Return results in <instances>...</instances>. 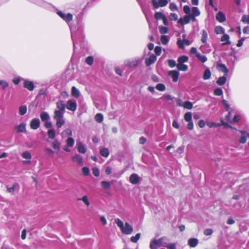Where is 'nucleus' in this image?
<instances>
[{"label": "nucleus", "instance_id": "f257e3e1", "mask_svg": "<svg viewBox=\"0 0 249 249\" xmlns=\"http://www.w3.org/2000/svg\"><path fill=\"white\" fill-rule=\"evenodd\" d=\"M56 107L59 110H54L53 118L56 121L57 127L60 128L65 123L63 115L65 112L66 106L62 101H58L56 103Z\"/></svg>", "mask_w": 249, "mask_h": 249}, {"label": "nucleus", "instance_id": "f03ea898", "mask_svg": "<svg viewBox=\"0 0 249 249\" xmlns=\"http://www.w3.org/2000/svg\"><path fill=\"white\" fill-rule=\"evenodd\" d=\"M115 222L123 233L128 235L132 232L133 227L128 222H125L124 225L123 222L119 218H116Z\"/></svg>", "mask_w": 249, "mask_h": 249}, {"label": "nucleus", "instance_id": "7ed1b4c3", "mask_svg": "<svg viewBox=\"0 0 249 249\" xmlns=\"http://www.w3.org/2000/svg\"><path fill=\"white\" fill-rule=\"evenodd\" d=\"M40 117L42 122H44V126L46 128H50L52 126V123L49 121L50 119L49 114L46 111L41 112Z\"/></svg>", "mask_w": 249, "mask_h": 249}, {"label": "nucleus", "instance_id": "20e7f679", "mask_svg": "<svg viewBox=\"0 0 249 249\" xmlns=\"http://www.w3.org/2000/svg\"><path fill=\"white\" fill-rule=\"evenodd\" d=\"M66 107L68 109L74 111L76 109L77 104L75 101L70 100L67 102Z\"/></svg>", "mask_w": 249, "mask_h": 249}, {"label": "nucleus", "instance_id": "39448f33", "mask_svg": "<svg viewBox=\"0 0 249 249\" xmlns=\"http://www.w3.org/2000/svg\"><path fill=\"white\" fill-rule=\"evenodd\" d=\"M168 3L167 0H159L158 2L156 0H152V4L155 8H158L160 7H164Z\"/></svg>", "mask_w": 249, "mask_h": 249}, {"label": "nucleus", "instance_id": "423d86ee", "mask_svg": "<svg viewBox=\"0 0 249 249\" xmlns=\"http://www.w3.org/2000/svg\"><path fill=\"white\" fill-rule=\"evenodd\" d=\"M40 123L39 119L34 118L32 119L30 124V127L34 130H36L39 127Z\"/></svg>", "mask_w": 249, "mask_h": 249}, {"label": "nucleus", "instance_id": "0eeeda50", "mask_svg": "<svg viewBox=\"0 0 249 249\" xmlns=\"http://www.w3.org/2000/svg\"><path fill=\"white\" fill-rule=\"evenodd\" d=\"M139 61L137 59H132L131 60L126 61L125 65L126 67L130 68H135L138 66Z\"/></svg>", "mask_w": 249, "mask_h": 249}, {"label": "nucleus", "instance_id": "6e6552de", "mask_svg": "<svg viewBox=\"0 0 249 249\" xmlns=\"http://www.w3.org/2000/svg\"><path fill=\"white\" fill-rule=\"evenodd\" d=\"M23 86L29 91H33L35 88L34 83L32 81L29 80H24L23 82Z\"/></svg>", "mask_w": 249, "mask_h": 249}, {"label": "nucleus", "instance_id": "1a4fd4ad", "mask_svg": "<svg viewBox=\"0 0 249 249\" xmlns=\"http://www.w3.org/2000/svg\"><path fill=\"white\" fill-rule=\"evenodd\" d=\"M216 68L219 71L224 72V75H228L229 70L225 64L218 63L216 65Z\"/></svg>", "mask_w": 249, "mask_h": 249}, {"label": "nucleus", "instance_id": "9d476101", "mask_svg": "<svg viewBox=\"0 0 249 249\" xmlns=\"http://www.w3.org/2000/svg\"><path fill=\"white\" fill-rule=\"evenodd\" d=\"M157 60V57L154 54H151L150 56L146 58L145 60V64L146 66L148 67L151 64L154 63Z\"/></svg>", "mask_w": 249, "mask_h": 249}, {"label": "nucleus", "instance_id": "9b49d317", "mask_svg": "<svg viewBox=\"0 0 249 249\" xmlns=\"http://www.w3.org/2000/svg\"><path fill=\"white\" fill-rule=\"evenodd\" d=\"M168 75L172 78V80L174 82L178 81L179 77V72L177 71H171L168 73Z\"/></svg>", "mask_w": 249, "mask_h": 249}, {"label": "nucleus", "instance_id": "f8f14e48", "mask_svg": "<svg viewBox=\"0 0 249 249\" xmlns=\"http://www.w3.org/2000/svg\"><path fill=\"white\" fill-rule=\"evenodd\" d=\"M221 41L222 45H230L231 42L230 41V36L228 34H224L221 37Z\"/></svg>", "mask_w": 249, "mask_h": 249}, {"label": "nucleus", "instance_id": "ddd939ff", "mask_svg": "<svg viewBox=\"0 0 249 249\" xmlns=\"http://www.w3.org/2000/svg\"><path fill=\"white\" fill-rule=\"evenodd\" d=\"M140 178L136 174H132L129 177V181L133 184H136L140 182Z\"/></svg>", "mask_w": 249, "mask_h": 249}, {"label": "nucleus", "instance_id": "4468645a", "mask_svg": "<svg viewBox=\"0 0 249 249\" xmlns=\"http://www.w3.org/2000/svg\"><path fill=\"white\" fill-rule=\"evenodd\" d=\"M72 160L73 162H77L81 165H82L83 164V157L79 154H76L73 157H72Z\"/></svg>", "mask_w": 249, "mask_h": 249}, {"label": "nucleus", "instance_id": "2eb2a0df", "mask_svg": "<svg viewBox=\"0 0 249 249\" xmlns=\"http://www.w3.org/2000/svg\"><path fill=\"white\" fill-rule=\"evenodd\" d=\"M216 19L219 22H223L226 21L225 15L222 12H218L216 15Z\"/></svg>", "mask_w": 249, "mask_h": 249}, {"label": "nucleus", "instance_id": "dca6fc26", "mask_svg": "<svg viewBox=\"0 0 249 249\" xmlns=\"http://www.w3.org/2000/svg\"><path fill=\"white\" fill-rule=\"evenodd\" d=\"M190 20V16L188 15L184 16L183 18H180L178 20V22L181 25H185L189 23Z\"/></svg>", "mask_w": 249, "mask_h": 249}, {"label": "nucleus", "instance_id": "f3484780", "mask_svg": "<svg viewBox=\"0 0 249 249\" xmlns=\"http://www.w3.org/2000/svg\"><path fill=\"white\" fill-rule=\"evenodd\" d=\"M51 145L53 149L59 151L60 148L61 143L57 139H55L52 142Z\"/></svg>", "mask_w": 249, "mask_h": 249}, {"label": "nucleus", "instance_id": "a211bd4d", "mask_svg": "<svg viewBox=\"0 0 249 249\" xmlns=\"http://www.w3.org/2000/svg\"><path fill=\"white\" fill-rule=\"evenodd\" d=\"M16 131L18 133L25 132L26 131V124H20L15 127Z\"/></svg>", "mask_w": 249, "mask_h": 249}, {"label": "nucleus", "instance_id": "6ab92c4d", "mask_svg": "<svg viewBox=\"0 0 249 249\" xmlns=\"http://www.w3.org/2000/svg\"><path fill=\"white\" fill-rule=\"evenodd\" d=\"M228 75H224L223 76L219 77L216 81V84L219 86L224 85L227 81V77Z\"/></svg>", "mask_w": 249, "mask_h": 249}, {"label": "nucleus", "instance_id": "aec40b11", "mask_svg": "<svg viewBox=\"0 0 249 249\" xmlns=\"http://www.w3.org/2000/svg\"><path fill=\"white\" fill-rule=\"evenodd\" d=\"M198 240L196 238H190L188 240V245L190 247L195 248L198 244Z\"/></svg>", "mask_w": 249, "mask_h": 249}, {"label": "nucleus", "instance_id": "412c9836", "mask_svg": "<svg viewBox=\"0 0 249 249\" xmlns=\"http://www.w3.org/2000/svg\"><path fill=\"white\" fill-rule=\"evenodd\" d=\"M160 246V245L157 242V239H153L151 241L150 244V249H158V248Z\"/></svg>", "mask_w": 249, "mask_h": 249}, {"label": "nucleus", "instance_id": "4be33fe9", "mask_svg": "<svg viewBox=\"0 0 249 249\" xmlns=\"http://www.w3.org/2000/svg\"><path fill=\"white\" fill-rule=\"evenodd\" d=\"M77 150L80 153L85 154L87 152V149L84 145L81 142L77 144Z\"/></svg>", "mask_w": 249, "mask_h": 249}, {"label": "nucleus", "instance_id": "5701e85b", "mask_svg": "<svg viewBox=\"0 0 249 249\" xmlns=\"http://www.w3.org/2000/svg\"><path fill=\"white\" fill-rule=\"evenodd\" d=\"M177 67L179 71H186L188 69V66L187 65L182 63H178L177 65Z\"/></svg>", "mask_w": 249, "mask_h": 249}, {"label": "nucleus", "instance_id": "b1692460", "mask_svg": "<svg viewBox=\"0 0 249 249\" xmlns=\"http://www.w3.org/2000/svg\"><path fill=\"white\" fill-rule=\"evenodd\" d=\"M71 95L75 98H78L80 96L78 89L74 86L71 88Z\"/></svg>", "mask_w": 249, "mask_h": 249}, {"label": "nucleus", "instance_id": "393cba45", "mask_svg": "<svg viewBox=\"0 0 249 249\" xmlns=\"http://www.w3.org/2000/svg\"><path fill=\"white\" fill-rule=\"evenodd\" d=\"M214 32L217 34H224L225 29L220 26H217L214 28Z\"/></svg>", "mask_w": 249, "mask_h": 249}, {"label": "nucleus", "instance_id": "a878e982", "mask_svg": "<svg viewBox=\"0 0 249 249\" xmlns=\"http://www.w3.org/2000/svg\"><path fill=\"white\" fill-rule=\"evenodd\" d=\"M47 135L49 139H53L55 137V132L53 129H49L47 131Z\"/></svg>", "mask_w": 249, "mask_h": 249}, {"label": "nucleus", "instance_id": "bb28decb", "mask_svg": "<svg viewBox=\"0 0 249 249\" xmlns=\"http://www.w3.org/2000/svg\"><path fill=\"white\" fill-rule=\"evenodd\" d=\"M188 57L186 55H181L179 57L178 59V63H182L183 64L185 62H186L188 60Z\"/></svg>", "mask_w": 249, "mask_h": 249}, {"label": "nucleus", "instance_id": "cd10ccee", "mask_svg": "<svg viewBox=\"0 0 249 249\" xmlns=\"http://www.w3.org/2000/svg\"><path fill=\"white\" fill-rule=\"evenodd\" d=\"M101 155L104 157H107L109 155V150L107 148H103L100 150Z\"/></svg>", "mask_w": 249, "mask_h": 249}, {"label": "nucleus", "instance_id": "c85d7f7f", "mask_svg": "<svg viewBox=\"0 0 249 249\" xmlns=\"http://www.w3.org/2000/svg\"><path fill=\"white\" fill-rule=\"evenodd\" d=\"M211 72L210 70L209 69H207L204 71V74L203 76V78L204 80H207V79H209L211 77Z\"/></svg>", "mask_w": 249, "mask_h": 249}, {"label": "nucleus", "instance_id": "c756f323", "mask_svg": "<svg viewBox=\"0 0 249 249\" xmlns=\"http://www.w3.org/2000/svg\"><path fill=\"white\" fill-rule=\"evenodd\" d=\"M184 120L186 122L192 121V114L191 112H187L184 114Z\"/></svg>", "mask_w": 249, "mask_h": 249}, {"label": "nucleus", "instance_id": "7c9ffc66", "mask_svg": "<svg viewBox=\"0 0 249 249\" xmlns=\"http://www.w3.org/2000/svg\"><path fill=\"white\" fill-rule=\"evenodd\" d=\"M196 57L202 63L205 62L207 60V57L204 55L200 54L199 53L196 54Z\"/></svg>", "mask_w": 249, "mask_h": 249}, {"label": "nucleus", "instance_id": "2f4dec72", "mask_svg": "<svg viewBox=\"0 0 249 249\" xmlns=\"http://www.w3.org/2000/svg\"><path fill=\"white\" fill-rule=\"evenodd\" d=\"M208 37V34L206 30H204L202 31V38H201V41L203 43L205 44L207 42Z\"/></svg>", "mask_w": 249, "mask_h": 249}, {"label": "nucleus", "instance_id": "473e14b6", "mask_svg": "<svg viewBox=\"0 0 249 249\" xmlns=\"http://www.w3.org/2000/svg\"><path fill=\"white\" fill-rule=\"evenodd\" d=\"M141 235V234L140 233H138L136 234L135 236H132L130 238L131 241L133 243H137L138 241V240L140 239Z\"/></svg>", "mask_w": 249, "mask_h": 249}, {"label": "nucleus", "instance_id": "72a5a7b5", "mask_svg": "<svg viewBox=\"0 0 249 249\" xmlns=\"http://www.w3.org/2000/svg\"><path fill=\"white\" fill-rule=\"evenodd\" d=\"M193 103L190 101H186L183 103V107L188 109H191L193 108Z\"/></svg>", "mask_w": 249, "mask_h": 249}, {"label": "nucleus", "instance_id": "f704fd0d", "mask_svg": "<svg viewBox=\"0 0 249 249\" xmlns=\"http://www.w3.org/2000/svg\"><path fill=\"white\" fill-rule=\"evenodd\" d=\"M27 110V108L26 106H21L19 108V114L20 115H24Z\"/></svg>", "mask_w": 249, "mask_h": 249}, {"label": "nucleus", "instance_id": "c9c22d12", "mask_svg": "<svg viewBox=\"0 0 249 249\" xmlns=\"http://www.w3.org/2000/svg\"><path fill=\"white\" fill-rule=\"evenodd\" d=\"M154 16L156 19L160 20L162 19L165 16L161 12H157Z\"/></svg>", "mask_w": 249, "mask_h": 249}, {"label": "nucleus", "instance_id": "e433bc0d", "mask_svg": "<svg viewBox=\"0 0 249 249\" xmlns=\"http://www.w3.org/2000/svg\"><path fill=\"white\" fill-rule=\"evenodd\" d=\"M207 125L210 128L212 127H216L221 126V124H217L213 122H209L206 123Z\"/></svg>", "mask_w": 249, "mask_h": 249}, {"label": "nucleus", "instance_id": "4c0bfd02", "mask_svg": "<svg viewBox=\"0 0 249 249\" xmlns=\"http://www.w3.org/2000/svg\"><path fill=\"white\" fill-rule=\"evenodd\" d=\"M103 115L101 113H97L95 116V119L98 123H102L103 121Z\"/></svg>", "mask_w": 249, "mask_h": 249}, {"label": "nucleus", "instance_id": "58836bf2", "mask_svg": "<svg viewBox=\"0 0 249 249\" xmlns=\"http://www.w3.org/2000/svg\"><path fill=\"white\" fill-rule=\"evenodd\" d=\"M18 186V184L17 183H15L14 184H13L12 187H7V191L9 193L13 194L14 192H15V191L16 187H17Z\"/></svg>", "mask_w": 249, "mask_h": 249}, {"label": "nucleus", "instance_id": "ea45409f", "mask_svg": "<svg viewBox=\"0 0 249 249\" xmlns=\"http://www.w3.org/2000/svg\"><path fill=\"white\" fill-rule=\"evenodd\" d=\"M68 147H72L74 144V140L72 138H68L66 141Z\"/></svg>", "mask_w": 249, "mask_h": 249}, {"label": "nucleus", "instance_id": "a19ab883", "mask_svg": "<svg viewBox=\"0 0 249 249\" xmlns=\"http://www.w3.org/2000/svg\"><path fill=\"white\" fill-rule=\"evenodd\" d=\"M162 246L164 247H166L167 248V249H176V244L175 243H172L170 245H168L166 243H164Z\"/></svg>", "mask_w": 249, "mask_h": 249}, {"label": "nucleus", "instance_id": "79ce46f5", "mask_svg": "<svg viewBox=\"0 0 249 249\" xmlns=\"http://www.w3.org/2000/svg\"><path fill=\"white\" fill-rule=\"evenodd\" d=\"M22 157L24 159L27 160H31L32 158V155L31 153L28 151H25L22 154Z\"/></svg>", "mask_w": 249, "mask_h": 249}, {"label": "nucleus", "instance_id": "37998d69", "mask_svg": "<svg viewBox=\"0 0 249 249\" xmlns=\"http://www.w3.org/2000/svg\"><path fill=\"white\" fill-rule=\"evenodd\" d=\"M160 40L163 45H166L169 39L167 36L163 35L161 36Z\"/></svg>", "mask_w": 249, "mask_h": 249}, {"label": "nucleus", "instance_id": "c03bdc74", "mask_svg": "<svg viewBox=\"0 0 249 249\" xmlns=\"http://www.w3.org/2000/svg\"><path fill=\"white\" fill-rule=\"evenodd\" d=\"M191 14L194 15V16L197 17L200 15V12L197 7H194L192 8V14Z\"/></svg>", "mask_w": 249, "mask_h": 249}, {"label": "nucleus", "instance_id": "a18cd8bd", "mask_svg": "<svg viewBox=\"0 0 249 249\" xmlns=\"http://www.w3.org/2000/svg\"><path fill=\"white\" fill-rule=\"evenodd\" d=\"M86 62L89 66H91L94 62V58L92 56H88L86 59Z\"/></svg>", "mask_w": 249, "mask_h": 249}, {"label": "nucleus", "instance_id": "49530a36", "mask_svg": "<svg viewBox=\"0 0 249 249\" xmlns=\"http://www.w3.org/2000/svg\"><path fill=\"white\" fill-rule=\"evenodd\" d=\"M156 89L159 91H164L165 89V86L164 84L161 83L158 84L156 86Z\"/></svg>", "mask_w": 249, "mask_h": 249}, {"label": "nucleus", "instance_id": "de8ad7c7", "mask_svg": "<svg viewBox=\"0 0 249 249\" xmlns=\"http://www.w3.org/2000/svg\"><path fill=\"white\" fill-rule=\"evenodd\" d=\"M101 185L104 189H109L110 187V183L107 181H102L101 182Z\"/></svg>", "mask_w": 249, "mask_h": 249}, {"label": "nucleus", "instance_id": "09e8293b", "mask_svg": "<svg viewBox=\"0 0 249 249\" xmlns=\"http://www.w3.org/2000/svg\"><path fill=\"white\" fill-rule=\"evenodd\" d=\"M160 32L161 34H164L168 33L169 32L168 28L164 26L159 27Z\"/></svg>", "mask_w": 249, "mask_h": 249}, {"label": "nucleus", "instance_id": "8fccbe9b", "mask_svg": "<svg viewBox=\"0 0 249 249\" xmlns=\"http://www.w3.org/2000/svg\"><path fill=\"white\" fill-rule=\"evenodd\" d=\"M82 172L83 174L85 176H88L89 175L90 171L88 167H84L82 168Z\"/></svg>", "mask_w": 249, "mask_h": 249}, {"label": "nucleus", "instance_id": "3c124183", "mask_svg": "<svg viewBox=\"0 0 249 249\" xmlns=\"http://www.w3.org/2000/svg\"><path fill=\"white\" fill-rule=\"evenodd\" d=\"M78 200H81L87 206H89L90 205V203L88 200L87 196H83L81 198H79Z\"/></svg>", "mask_w": 249, "mask_h": 249}, {"label": "nucleus", "instance_id": "603ef678", "mask_svg": "<svg viewBox=\"0 0 249 249\" xmlns=\"http://www.w3.org/2000/svg\"><path fill=\"white\" fill-rule=\"evenodd\" d=\"M73 19V16L71 13H68L66 15L65 18H64V20L67 22H69L72 21Z\"/></svg>", "mask_w": 249, "mask_h": 249}, {"label": "nucleus", "instance_id": "864d4df0", "mask_svg": "<svg viewBox=\"0 0 249 249\" xmlns=\"http://www.w3.org/2000/svg\"><path fill=\"white\" fill-rule=\"evenodd\" d=\"M168 64L170 68H174L177 65L176 61L172 59H169L168 60Z\"/></svg>", "mask_w": 249, "mask_h": 249}, {"label": "nucleus", "instance_id": "5fc2aeb1", "mask_svg": "<svg viewBox=\"0 0 249 249\" xmlns=\"http://www.w3.org/2000/svg\"><path fill=\"white\" fill-rule=\"evenodd\" d=\"M223 91L220 88H217L214 90V94L217 96L222 95Z\"/></svg>", "mask_w": 249, "mask_h": 249}, {"label": "nucleus", "instance_id": "6e6d98bb", "mask_svg": "<svg viewBox=\"0 0 249 249\" xmlns=\"http://www.w3.org/2000/svg\"><path fill=\"white\" fill-rule=\"evenodd\" d=\"M154 52L156 55H160L161 53V47L160 46H156Z\"/></svg>", "mask_w": 249, "mask_h": 249}, {"label": "nucleus", "instance_id": "4d7b16f0", "mask_svg": "<svg viewBox=\"0 0 249 249\" xmlns=\"http://www.w3.org/2000/svg\"><path fill=\"white\" fill-rule=\"evenodd\" d=\"M92 173L94 176L98 177L99 176L100 172L99 170L97 167H94L92 168Z\"/></svg>", "mask_w": 249, "mask_h": 249}, {"label": "nucleus", "instance_id": "13d9d810", "mask_svg": "<svg viewBox=\"0 0 249 249\" xmlns=\"http://www.w3.org/2000/svg\"><path fill=\"white\" fill-rule=\"evenodd\" d=\"M241 21L244 23L249 24V16L243 15Z\"/></svg>", "mask_w": 249, "mask_h": 249}, {"label": "nucleus", "instance_id": "bf43d9fd", "mask_svg": "<svg viewBox=\"0 0 249 249\" xmlns=\"http://www.w3.org/2000/svg\"><path fill=\"white\" fill-rule=\"evenodd\" d=\"M178 15L176 13H171L169 15V18L171 20L176 21L178 19Z\"/></svg>", "mask_w": 249, "mask_h": 249}, {"label": "nucleus", "instance_id": "052dcab7", "mask_svg": "<svg viewBox=\"0 0 249 249\" xmlns=\"http://www.w3.org/2000/svg\"><path fill=\"white\" fill-rule=\"evenodd\" d=\"M169 8L172 11H177L178 9L177 5L175 3H173V2H172L170 4Z\"/></svg>", "mask_w": 249, "mask_h": 249}, {"label": "nucleus", "instance_id": "680f3d73", "mask_svg": "<svg viewBox=\"0 0 249 249\" xmlns=\"http://www.w3.org/2000/svg\"><path fill=\"white\" fill-rule=\"evenodd\" d=\"M0 86H2V89H4L8 86V83L3 80H0Z\"/></svg>", "mask_w": 249, "mask_h": 249}, {"label": "nucleus", "instance_id": "e2e57ef3", "mask_svg": "<svg viewBox=\"0 0 249 249\" xmlns=\"http://www.w3.org/2000/svg\"><path fill=\"white\" fill-rule=\"evenodd\" d=\"M213 232V230L212 229H207L204 231V234L205 235L208 236L212 234Z\"/></svg>", "mask_w": 249, "mask_h": 249}, {"label": "nucleus", "instance_id": "0e129e2a", "mask_svg": "<svg viewBox=\"0 0 249 249\" xmlns=\"http://www.w3.org/2000/svg\"><path fill=\"white\" fill-rule=\"evenodd\" d=\"M206 123H205V121L203 120H200L198 122V125L199 126L200 128H204L206 125Z\"/></svg>", "mask_w": 249, "mask_h": 249}, {"label": "nucleus", "instance_id": "69168bd1", "mask_svg": "<svg viewBox=\"0 0 249 249\" xmlns=\"http://www.w3.org/2000/svg\"><path fill=\"white\" fill-rule=\"evenodd\" d=\"M183 11L186 14H190V7L187 5H186L185 6H184L183 7Z\"/></svg>", "mask_w": 249, "mask_h": 249}, {"label": "nucleus", "instance_id": "338daca9", "mask_svg": "<svg viewBox=\"0 0 249 249\" xmlns=\"http://www.w3.org/2000/svg\"><path fill=\"white\" fill-rule=\"evenodd\" d=\"M188 122V124H187V129H188L189 130H193L194 128V124H193V121H190V122Z\"/></svg>", "mask_w": 249, "mask_h": 249}, {"label": "nucleus", "instance_id": "774afa93", "mask_svg": "<svg viewBox=\"0 0 249 249\" xmlns=\"http://www.w3.org/2000/svg\"><path fill=\"white\" fill-rule=\"evenodd\" d=\"M44 151L46 152L47 154L50 155H53L54 151L50 148H46L44 149Z\"/></svg>", "mask_w": 249, "mask_h": 249}]
</instances>
